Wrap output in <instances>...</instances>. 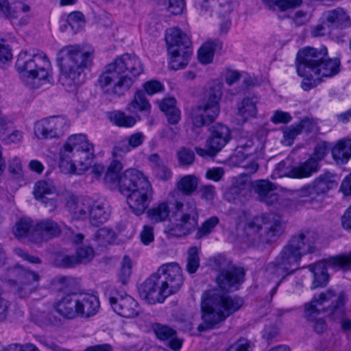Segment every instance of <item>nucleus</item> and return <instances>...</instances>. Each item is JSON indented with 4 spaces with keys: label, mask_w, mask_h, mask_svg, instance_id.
<instances>
[{
    "label": "nucleus",
    "mask_w": 351,
    "mask_h": 351,
    "mask_svg": "<svg viewBox=\"0 0 351 351\" xmlns=\"http://www.w3.org/2000/svg\"><path fill=\"white\" fill-rule=\"evenodd\" d=\"M265 137L263 135H256L240 137L237 140L236 151L245 158L254 156L258 159L263 156Z\"/></svg>",
    "instance_id": "19"
},
{
    "label": "nucleus",
    "mask_w": 351,
    "mask_h": 351,
    "mask_svg": "<svg viewBox=\"0 0 351 351\" xmlns=\"http://www.w3.org/2000/svg\"><path fill=\"white\" fill-rule=\"evenodd\" d=\"M199 267V250L197 247H191L188 250L186 270L189 274H194Z\"/></svg>",
    "instance_id": "48"
},
{
    "label": "nucleus",
    "mask_w": 351,
    "mask_h": 351,
    "mask_svg": "<svg viewBox=\"0 0 351 351\" xmlns=\"http://www.w3.org/2000/svg\"><path fill=\"white\" fill-rule=\"evenodd\" d=\"M109 302L114 311L123 317L132 318L138 315V303L130 295L110 297Z\"/></svg>",
    "instance_id": "23"
},
{
    "label": "nucleus",
    "mask_w": 351,
    "mask_h": 351,
    "mask_svg": "<svg viewBox=\"0 0 351 351\" xmlns=\"http://www.w3.org/2000/svg\"><path fill=\"white\" fill-rule=\"evenodd\" d=\"M15 66L22 77L49 81L51 77V66L48 58L34 49L22 51L18 55Z\"/></svg>",
    "instance_id": "8"
},
{
    "label": "nucleus",
    "mask_w": 351,
    "mask_h": 351,
    "mask_svg": "<svg viewBox=\"0 0 351 351\" xmlns=\"http://www.w3.org/2000/svg\"><path fill=\"white\" fill-rule=\"evenodd\" d=\"M335 293L332 289L322 292L314 296L312 300L304 306V314L317 334H322L328 329L326 320L322 317H317V315L322 311L328 315V308L334 303Z\"/></svg>",
    "instance_id": "12"
},
{
    "label": "nucleus",
    "mask_w": 351,
    "mask_h": 351,
    "mask_svg": "<svg viewBox=\"0 0 351 351\" xmlns=\"http://www.w3.org/2000/svg\"><path fill=\"white\" fill-rule=\"evenodd\" d=\"M291 119L292 117L289 113L280 110H276L271 118V121L275 124L287 123L290 122Z\"/></svg>",
    "instance_id": "64"
},
{
    "label": "nucleus",
    "mask_w": 351,
    "mask_h": 351,
    "mask_svg": "<svg viewBox=\"0 0 351 351\" xmlns=\"http://www.w3.org/2000/svg\"><path fill=\"white\" fill-rule=\"evenodd\" d=\"M253 343L244 338H241L232 344L226 351H252Z\"/></svg>",
    "instance_id": "55"
},
{
    "label": "nucleus",
    "mask_w": 351,
    "mask_h": 351,
    "mask_svg": "<svg viewBox=\"0 0 351 351\" xmlns=\"http://www.w3.org/2000/svg\"><path fill=\"white\" fill-rule=\"evenodd\" d=\"M219 223V219L217 217H211L205 221L197 230L196 233V238L201 239L209 234L214 229V228Z\"/></svg>",
    "instance_id": "51"
},
{
    "label": "nucleus",
    "mask_w": 351,
    "mask_h": 351,
    "mask_svg": "<svg viewBox=\"0 0 351 351\" xmlns=\"http://www.w3.org/2000/svg\"><path fill=\"white\" fill-rule=\"evenodd\" d=\"M215 262L221 271L217 277L219 289L207 290L202 295V323L197 327L199 332L219 327L228 316L239 311L243 304L241 298L230 295L223 291L238 290L244 282V269L234 267L226 269L230 262L223 256H218Z\"/></svg>",
    "instance_id": "1"
},
{
    "label": "nucleus",
    "mask_w": 351,
    "mask_h": 351,
    "mask_svg": "<svg viewBox=\"0 0 351 351\" xmlns=\"http://www.w3.org/2000/svg\"><path fill=\"white\" fill-rule=\"evenodd\" d=\"M324 16L326 22L334 27L343 28L351 25L350 16L341 8L328 10L324 14Z\"/></svg>",
    "instance_id": "32"
},
{
    "label": "nucleus",
    "mask_w": 351,
    "mask_h": 351,
    "mask_svg": "<svg viewBox=\"0 0 351 351\" xmlns=\"http://www.w3.org/2000/svg\"><path fill=\"white\" fill-rule=\"evenodd\" d=\"M67 123V119L64 117L43 119L35 123L34 134L39 139L58 138L64 135Z\"/></svg>",
    "instance_id": "16"
},
{
    "label": "nucleus",
    "mask_w": 351,
    "mask_h": 351,
    "mask_svg": "<svg viewBox=\"0 0 351 351\" xmlns=\"http://www.w3.org/2000/svg\"><path fill=\"white\" fill-rule=\"evenodd\" d=\"M199 179L195 175L182 176L176 184L179 192L185 196L191 195L197 189Z\"/></svg>",
    "instance_id": "39"
},
{
    "label": "nucleus",
    "mask_w": 351,
    "mask_h": 351,
    "mask_svg": "<svg viewBox=\"0 0 351 351\" xmlns=\"http://www.w3.org/2000/svg\"><path fill=\"white\" fill-rule=\"evenodd\" d=\"M141 242L144 245H149L154 239V230L150 226H144L140 234Z\"/></svg>",
    "instance_id": "63"
},
{
    "label": "nucleus",
    "mask_w": 351,
    "mask_h": 351,
    "mask_svg": "<svg viewBox=\"0 0 351 351\" xmlns=\"http://www.w3.org/2000/svg\"><path fill=\"white\" fill-rule=\"evenodd\" d=\"M132 263L130 259L125 256L121 262V267L118 274L119 281L123 285H126L131 275Z\"/></svg>",
    "instance_id": "52"
},
{
    "label": "nucleus",
    "mask_w": 351,
    "mask_h": 351,
    "mask_svg": "<svg viewBox=\"0 0 351 351\" xmlns=\"http://www.w3.org/2000/svg\"><path fill=\"white\" fill-rule=\"evenodd\" d=\"M346 295L341 291L338 294L335 293L334 303H331V306L328 308V317L341 324V328L345 331L351 330V319L346 317L345 304L346 301Z\"/></svg>",
    "instance_id": "21"
},
{
    "label": "nucleus",
    "mask_w": 351,
    "mask_h": 351,
    "mask_svg": "<svg viewBox=\"0 0 351 351\" xmlns=\"http://www.w3.org/2000/svg\"><path fill=\"white\" fill-rule=\"evenodd\" d=\"M141 297L149 304L163 302L167 298L164 287L161 285L160 275L152 274L138 287Z\"/></svg>",
    "instance_id": "18"
},
{
    "label": "nucleus",
    "mask_w": 351,
    "mask_h": 351,
    "mask_svg": "<svg viewBox=\"0 0 351 351\" xmlns=\"http://www.w3.org/2000/svg\"><path fill=\"white\" fill-rule=\"evenodd\" d=\"M300 133L301 131L298 124L292 125L283 131L284 141L290 145L293 143V139Z\"/></svg>",
    "instance_id": "60"
},
{
    "label": "nucleus",
    "mask_w": 351,
    "mask_h": 351,
    "mask_svg": "<svg viewBox=\"0 0 351 351\" xmlns=\"http://www.w3.org/2000/svg\"><path fill=\"white\" fill-rule=\"evenodd\" d=\"M176 157L180 166L189 167L193 164L195 155L190 148L181 147L176 152Z\"/></svg>",
    "instance_id": "47"
},
{
    "label": "nucleus",
    "mask_w": 351,
    "mask_h": 351,
    "mask_svg": "<svg viewBox=\"0 0 351 351\" xmlns=\"http://www.w3.org/2000/svg\"><path fill=\"white\" fill-rule=\"evenodd\" d=\"M261 218L263 219V243L270 244L275 242L284 233L286 228L285 222L280 216L274 215H264Z\"/></svg>",
    "instance_id": "20"
},
{
    "label": "nucleus",
    "mask_w": 351,
    "mask_h": 351,
    "mask_svg": "<svg viewBox=\"0 0 351 351\" xmlns=\"http://www.w3.org/2000/svg\"><path fill=\"white\" fill-rule=\"evenodd\" d=\"M319 164L314 157H310L307 160L300 163L297 167L290 169L287 176L293 178H304L312 176L313 173L318 171Z\"/></svg>",
    "instance_id": "31"
},
{
    "label": "nucleus",
    "mask_w": 351,
    "mask_h": 351,
    "mask_svg": "<svg viewBox=\"0 0 351 351\" xmlns=\"http://www.w3.org/2000/svg\"><path fill=\"white\" fill-rule=\"evenodd\" d=\"M35 225L31 219H21L14 228V235L18 238L28 237L34 242L36 234Z\"/></svg>",
    "instance_id": "41"
},
{
    "label": "nucleus",
    "mask_w": 351,
    "mask_h": 351,
    "mask_svg": "<svg viewBox=\"0 0 351 351\" xmlns=\"http://www.w3.org/2000/svg\"><path fill=\"white\" fill-rule=\"evenodd\" d=\"M130 150L131 148L127 139H123L118 142L117 145L114 146L112 152V156L114 159L119 160L122 158L123 154L128 153Z\"/></svg>",
    "instance_id": "56"
},
{
    "label": "nucleus",
    "mask_w": 351,
    "mask_h": 351,
    "mask_svg": "<svg viewBox=\"0 0 351 351\" xmlns=\"http://www.w3.org/2000/svg\"><path fill=\"white\" fill-rule=\"evenodd\" d=\"M109 119L115 125L123 128H131L136 123V119L132 115H128L119 110L112 112Z\"/></svg>",
    "instance_id": "43"
},
{
    "label": "nucleus",
    "mask_w": 351,
    "mask_h": 351,
    "mask_svg": "<svg viewBox=\"0 0 351 351\" xmlns=\"http://www.w3.org/2000/svg\"><path fill=\"white\" fill-rule=\"evenodd\" d=\"M94 157V146L85 134L71 135L60 152L59 167L64 173H74L75 163L81 165V170H86Z\"/></svg>",
    "instance_id": "6"
},
{
    "label": "nucleus",
    "mask_w": 351,
    "mask_h": 351,
    "mask_svg": "<svg viewBox=\"0 0 351 351\" xmlns=\"http://www.w3.org/2000/svg\"><path fill=\"white\" fill-rule=\"evenodd\" d=\"M32 319L40 327H49L58 325L60 319L54 315L47 304L38 302L32 308Z\"/></svg>",
    "instance_id": "25"
},
{
    "label": "nucleus",
    "mask_w": 351,
    "mask_h": 351,
    "mask_svg": "<svg viewBox=\"0 0 351 351\" xmlns=\"http://www.w3.org/2000/svg\"><path fill=\"white\" fill-rule=\"evenodd\" d=\"M210 136L206 140V146H210L213 150L219 152L231 138L229 128L222 123H215L210 128Z\"/></svg>",
    "instance_id": "24"
},
{
    "label": "nucleus",
    "mask_w": 351,
    "mask_h": 351,
    "mask_svg": "<svg viewBox=\"0 0 351 351\" xmlns=\"http://www.w3.org/2000/svg\"><path fill=\"white\" fill-rule=\"evenodd\" d=\"M152 185L148 182L125 196L132 211L136 215H141L148 208L152 199Z\"/></svg>",
    "instance_id": "17"
},
{
    "label": "nucleus",
    "mask_w": 351,
    "mask_h": 351,
    "mask_svg": "<svg viewBox=\"0 0 351 351\" xmlns=\"http://www.w3.org/2000/svg\"><path fill=\"white\" fill-rule=\"evenodd\" d=\"M160 2L168 5V11L175 15L182 14L185 6L184 0H160Z\"/></svg>",
    "instance_id": "54"
},
{
    "label": "nucleus",
    "mask_w": 351,
    "mask_h": 351,
    "mask_svg": "<svg viewBox=\"0 0 351 351\" xmlns=\"http://www.w3.org/2000/svg\"><path fill=\"white\" fill-rule=\"evenodd\" d=\"M93 51L79 45L61 48L56 58L60 69L59 82L67 91H74L83 82V73L93 63Z\"/></svg>",
    "instance_id": "4"
},
{
    "label": "nucleus",
    "mask_w": 351,
    "mask_h": 351,
    "mask_svg": "<svg viewBox=\"0 0 351 351\" xmlns=\"http://www.w3.org/2000/svg\"><path fill=\"white\" fill-rule=\"evenodd\" d=\"M148 182L143 172L136 169H129L120 178L119 190L122 195H125Z\"/></svg>",
    "instance_id": "22"
},
{
    "label": "nucleus",
    "mask_w": 351,
    "mask_h": 351,
    "mask_svg": "<svg viewBox=\"0 0 351 351\" xmlns=\"http://www.w3.org/2000/svg\"><path fill=\"white\" fill-rule=\"evenodd\" d=\"M143 88L145 90V93L149 95L161 92L164 89L163 85L157 80H150L146 82L143 84Z\"/></svg>",
    "instance_id": "62"
},
{
    "label": "nucleus",
    "mask_w": 351,
    "mask_h": 351,
    "mask_svg": "<svg viewBox=\"0 0 351 351\" xmlns=\"http://www.w3.org/2000/svg\"><path fill=\"white\" fill-rule=\"evenodd\" d=\"M56 263L58 266L62 267H72L78 265L75 256L69 255L57 256Z\"/></svg>",
    "instance_id": "58"
},
{
    "label": "nucleus",
    "mask_w": 351,
    "mask_h": 351,
    "mask_svg": "<svg viewBox=\"0 0 351 351\" xmlns=\"http://www.w3.org/2000/svg\"><path fill=\"white\" fill-rule=\"evenodd\" d=\"M153 330L156 337L162 341L169 340L176 335V331L174 329L160 324L154 325Z\"/></svg>",
    "instance_id": "50"
},
{
    "label": "nucleus",
    "mask_w": 351,
    "mask_h": 351,
    "mask_svg": "<svg viewBox=\"0 0 351 351\" xmlns=\"http://www.w3.org/2000/svg\"><path fill=\"white\" fill-rule=\"evenodd\" d=\"M217 11L221 15L230 14L232 10V0H215Z\"/></svg>",
    "instance_id": "59"
},
{
    "label": "nucleus",
    "mask_w": 351,
    "mask_h": 351,
    "mask_svg": "<svg viewBox=\"0 0 351 351\" xmlns=\"http://www.w3.org/2000/svg\"><path fill=\"white\" fill-rule=\"evenodd\" d=\"M276 185L268 180H257L253 183V189L258 199L267 206H276L278 210L291 208V199L280 197L275 191Z\"/></svg>",
    "instance_id": "14"
},
{
    "label": "nucleus",
    "mask_w": 351,
    "mask_h": 351,
    "mask_svg": "<svg viewBox=\"0 0 351 351\" xmlns=\"http://www.w3.org/2000/svg\"><path fill=\"white\" fill-rule=\"evenodd\" d=\"M165 41L168 51L174 53L176 49L191 48L190 37L178 27H171L166 30Z\"/></svg>",
    "instance_id": "26"
},
{
    "label": "nucleus",
    "mask_w": 351,
    "mask_h": 351,
    "mask_svg": "<svg viewBox=\"0 0 351 351\" xmlns=\"http://www.w3.org/2000/svg\"><path fill=\"white\" fill-rule=\"evenodd\" d=\"M67 206L75 218L81 220L88 219L90 224L96 227L104 223L110 214L108 204L90 198L77 199L71 197Z\"/></svg>",
    "instance_id": "9"
},
{
    "label": "nucleus",
    "mask_w": 351,
    "mask_h": 351,
    "mask_svg": "<svg viewBox=\"0 0 351 351\" xmlns=\"http://www.w3.org/2000/svg\"><path fill=\"white\" fill-rule=\"evenodd\" d=\"M56 188L50 182L45 180H40L35 184L34 195L36 199L40 200L44 197L53 194Z\"/></svg>",
    "instance_id": "45"
},
{
    "label": "nucleus",
    "mask_w": 351,
    "mask_h": 351,
    "mask_svg": "<svg viewBox=\"0 0 351 351\" xmlns=\"http://www.w3.org/2000/svg\"><path fill=\"white\" fill-rule=\"evenodd\" d=\"M168 53L170 55L169 68L172 70H178L184 68L189 64L192 50L191 48L178 49L174 53Z\"/></svg>",
    "instance_id": "36"
},
{
    "label": "nucleus",
    "mask_w": 351,
    "mask_h": 351,
    "mask_svg": "<svg viewBox=\"0 0 351 351\" xmlns=\"http://www.w3.org/2000/svg\"><path fill=\"white\" fill-rule=\"evenodd\" d=\"M293 198L302 204H313L322 201L312 184L303 186L292 192Z\"/></svg>",
    "instance_id": "34"
},
{
    "label": "nucleus",
    "mask_w": 351,
    "mask_h": 351,
    "mask_svg": "<svg viewBox=\"0 0 351 351\" xmlns=\"http://www.w3.org/2000/svg\"><path fill=\"white\" fill-rule=\"evenodd\" d=\"M198 192L200 193L201 198L207 202H212L216 196L215 186L210 184L202 186Z\"/></svg>",
    "instance_id": "61"
},
{
    "label": "nucleus",
    "mask_w": 351,
    "mask_h": 351,
    "mask_svg": "<svg viewBox=\"0 0 351 351\" xmlns=\"http://www.w3.org/2000/svg\"><path fill=\"white\" fill-rule=\"evenodd\" d=\"M258 101V97L252 95L244 97L238 104V114L243 117L244 121H246L249 118L256 117L257 114L256 104Z\"/></svg>",
    "instance_id": "35"
},
{
    "label": "nucleus",
    "mask_w": 351,
    "mask_h": 351,
    "mask_svg": "<svg viewBox=\"0 0 351 351\" xmlns=\"http://www.w3.org/2000/svg\"><path fill=\"white\" fill-rule=\"evenodd\" d=\"M15 271L21 276L18 294L21 298H27L37 289L40 276L36 272L23 269L20 267L15 268Z\"/></svg>",
    "instance_id": "27"
},
{
    "label": "nucleus",
    "mask_w": 351,
    "mask_h": 351,
    "mask_svg": "<svg viewBox=\"0 0 351 351\" xmlns=\"http://www.w3.org/2000/svg\"><path fill=\"white\" fill-rule=\"evenodd\" d=\"M170 214V204L162 201L154 205L147 210V216L154 222L159 223L169 219Z\"/></svg>",
    "instance_id": "38"
},
{
    "label": "nucleus",
    "mask_w": 351,
    "mask_h": 351,
    "mask_svg": "<svg viewBox=\"0 0 351 351\" xmlns=\"http://www.w3.org/2000/svg\"><path fill=\"white\" fill-rule=\"evenodd\" d=\"M157 274L160 275L161 285L167 297L178 291L182 287L184 278L181 267L176 263H169L161 265Z\"/></svg>",
    "instance_id": "15"
},
{
    "label": "nucleus",
    "mask_w": 351,
    "mask_h": 351,
    "mask_svg": "<svg viewBox=\"0 0 351 351\" xmlns=\"http://www.w3.org/2000/svg\"><path fill=\"white\" fill-rule=\"evenodd\" d=\"M263 219L256 217L246 223L243 235L245 242L253 245L265 244L263 240V232H260L263 230Z\"/></svg>",
    "instance_id": "28"
},
{
    "label": "nucleus",
    "mask_w": 351,
    "mask_h": 351,
    "mask_svg": "<svg viewBox=\"0 0 351 351\" xmlns=\"http://www.w3.org/2000/svg\"><path fill=\"white\" fill-rule=\"evenodd\" d=\"M262 1L269 10H275L277 7L281 12L298 7L302 2V0H262Z\"/></svg>",
    "instance_id": "44"
},
{
    "label": "nucleus",
    "mask_w": 351,
    "mask_h": 351,
    "mask_svg": "<svg viewBox=\"0 0 351 351\" xmlns=\"http://www.w3.org/2000/svg\"><path fill=\"white\" fill-rule=\"evenodd\" d=\"M114 232L106 227L98 229L93 236V239L101 246H106L110 244L114 241Z\"/></svg>",
    "instance_id": "46"
},
{
    "label": "nucleus",
    "mask_w": 351,
    "mask_h": 351,
    "mask_svg": "<svg viewBox=\"0 0 351 351\" xmlns=\"http://www.w3.org/2000/svg\"><path fill=\"white\" fill-rule=\"evenodd\" d=\"M332 154L337 162H346L351 157V139L339 141L332 149Z\"/></svg>",
    "instance_id": "40"
},
{
    "label": "nucleus",
    "mask_w": 351,
    "mask_h": 351,
    "mask_svg": "<svg viewBox=\"0 0 351 351\" xmlns=\"http://www.w3.org/2000/svg\"><path fill=\"white\" fill-rule=\"evenodd\" d=\"M221 96L219 88L212 87L208 99L202 104L191 109L189 119L194 128L210 125L217 119L220 112L219 101Z\"/></svg>",
    "instance_id": "11"
},
{
    "label": "nucleus",
    "mask_w": 351,
    "mask_h": 351,
    "mask_svg": "<svg viewBox=\"0 0 351 351\" xmlns=\"http://www.w3.org/2000/svg\"><path fill=\"white\" fill-rule=\"evenodd\" d=\"M143 72V65L135 54L125 53L105 67L98 83L107 94L123 95L132 86L134 79Z\"/></svg>",
    "instance_id": "3"
},
{
    "label": "nucleus",
    "mask_w": 351,
    "mask_h": 351,
    "mask_svg": "<svg viewBox=\"0 0 351 351\" xmlns=\"http://www.w3.org/2000/svg\"><path fill=\"white\" fill-rule=\"evenodd\" d=\"M123 169L121 162L118 159H114L109 165L105 176L104 178V182L109 186L119 183V180L121 176L120 174Z\"/></svg>",
    "instance_id": "42"
},
{
    "label": "nucleus",
    "mask_w": 351,
    "mask_h": 351,
    "mask_svg": "<svg viewBox=\"0 0 351 351\" xmlns=\"http://www.w3.org/2000/svg\"><path fill=\"white\" fill-rule=\"evenodd\" d=\"M176 215L175 223L169 228V232L176 237L186 236L194 231L198 225L199 214L197 205L193 199L184 204L176 199L174 202Z\"/></svg>",
    "instance_id": "10"
},
{
    "label": "nucleus",
    "mask_w": 351,
    "mask_h": 351,
    "mask_svg": "<svg viewBox=\"0 0 351 351\" xmlns=\"http://www.w3.org/2000/svg\"><path fill=\"white\" fill-rule=\"evenodd\" d=\"M327 49L318 50L306 47L297 54V72L300 76L317 75L324 77H332L340 71L339 58H326Z\"/></svg>",
    "instance_id": "5"
},
{
    "label": "nucleus",
    "mask_w": 351,
    "mask_h": 351,
    "mask_svg": "<svg viewBox=\"0 0 351 351\" xmlns=\"http://www.w3.org/2000/svg\"><path fill=\"white\" fill-rule=\"evenodd\" d=\"M222 48V43L219 40L205 43L198 51V59L204 64L210 63L214 57L215 51Z\"/></svg>",
    "instance_id": "37"
},
{
    "label": "nucleus",
    "mask_w": 351,
    "mask_h": 351,
    "mask_svg": "<svg viewBox=\"0 0 351 351\" xmlns=\"http://www.w3.org/2000/svg\"><path fill=\"white\" fill-rule=\"evenodd\" d=\"M338 267L344 270L351 268V252L348 254H341L320 261L315 265L308 266L309 270L313 274L312 282L313 289L326 286L329 275L327 267Z\"/></svg>",
    "instance_id": "13"
},
{
    "label": "nucleus",
    "mask_w": 351,
    "mask_h": 351,
    "mask_svg": "<svg viewBox=\"0 0 351 351\" xmlns=\"http://www.w3.org/2000/svg\"><path fill=\"white\" fill-rule=\"evenodd\" d=\"M67 23L72 31L77 33L84 26L85 17L80 12H73L68 15Z\"/></svg>",
    "instance_id": "49"
},
{
    "label": "nucleus",
    "mask_w": 351,
    "mask_h": 351,
    "mask_svg": "<svg viewBox=\"0 0 351 351\" xmlns=\"http://www.w3.org/2000/svg\"><path fill=\"white\" fill-rule=\"evenodd\" d=\"M94 250L90 247H80L76 251V260L78 264H86L94 257Z\"/></svg>",
    "instance_id": "53"
},
{
    "label": "nucleus",
    "mask_w": 351,
    "mask_h": 351,
    "mask_svg": "<svg viewBox=\"0 0 351 351\" xmlns=\"http://www.w3.org/2000/svg\"><path fill=\"white\" fill-rule=\"evenodd\" d=\"M34 232L36 234L34 242L39 243L43 240L58 236L61 232V229L56 221L47 219L35 225Z\"/></svg>",
    "instance_id": "29"
},
{
    "label": "nucleus",
    "mask_w": 351,
    "mask_h": 351,
    "mask_svg": "<svg viewBox=\"0 0 351 351\" xmlns=\"http://www.w3.org/2000/svg\"><path fill=\"white\" fill-rule=\"evenodd\" d=\"M311 184L322 199L328 191L337 188L338 185L335 176L329 172L320 175Z\"/></svg>",
    "instance_id": "33"
},
{
    "label": "nucleus",
    "mask_w": 351,
    "mask_h": 351,
    "mask_svg": "<svg viewBox=\"0 0 351 351\" xmlns=\"http://www.w3.org/2000/svg\"><path fill=\"white\" fill-rule=\"evenodd\" d=\"M53 309L66 319L89 318L99 311V301L91 294L70 293L53 304Z\"/></svg>",
    "instance_id": "7"
},
{
    "label": "nucleus",
    "mask_w": 351,
    "mask_h": 351,
    "mask_svg": "<svg viewBox=\"0 0 351 351\" xmlns=\"http://www.w3.org/2000/svg\"><path fill=\"white\" fill-rule=\"evenodd\" d=\"M316 239V234L310 230H303L293 234L274 261L267 265L268 273L282 277L271 289V298L276 293L282 280L299 269L298 265L302 258L315 251Z\"/></svg>",
    "instance_id": "2"
},
{
    "label": "nucleus",
    "mask_w": 351,
    "mask_h": 351,
    "mask_svg": "<svg viewBox=\"0 0 351 351\" xmlns=\"http://www.w3.org/2000/svg\"><path fill=\"white\" fill-rule=\"evenodd\" d=\"M329 150V145L326 141H320L317 143L314 149L313 156L317 162L324 159Z\"/></svg>",
    "instance_id": "57"
},
{
    "label": "nucleus",
    "mask_w": 351,
    "mask_h": 351,
    "mask_svg": "<svg viewBox=\"0 0 351 351\" xmlns=\"http://www.w3.org/2000/svg\"><path fill=\"white\" fill-rule=\"evenodd\" d=\"M151 107L145 91L138 90L135 92L133 99L127 105L126 110L133 114L142 112L148 116L151 112Z\"/></svg>",
    "instance_id": "30"
}]
</instances>
